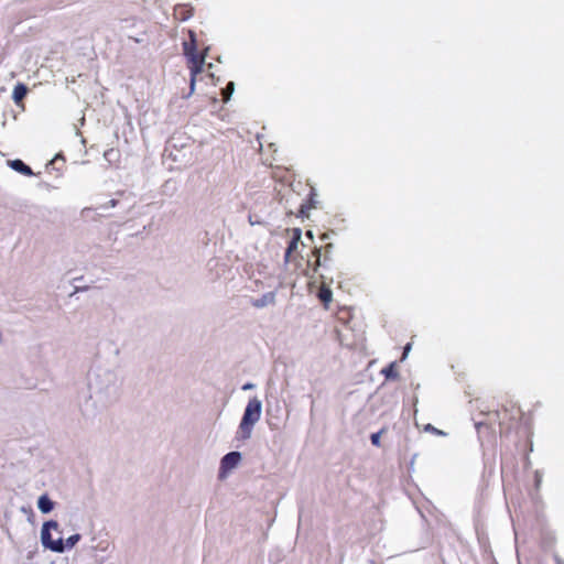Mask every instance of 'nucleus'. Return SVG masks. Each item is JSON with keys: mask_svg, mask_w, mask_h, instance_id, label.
<instances>
[{"mask_svg": "<svg viewBox=\"0 0 564 564\" xmlns=\"http://www.w3.org/2000/svg\"><path fill=\"white\" fill-rule=\"evenodd\" d=\"M88 387L90 399L101 406H108L119 398V377L105 368H98L89 373Z\"/></svg>", "mask_w": 564, "mask_h": 564, "instance_id": "nucleus-1", "label": "nucleus"}, {"mask_svg": "<svg viewBox=\"0 0 564 564\" xmlns=\"http://www.w3.org/2000/svg\"><path fill=\"white\" fill-rule=\"evenodd\" d=\"M262 414V402L257 398H250L243 411L240 424L236 432V438L239 441L249 440L252 435L254 425L260 421Z\"/></svg>", "mask_w": 564, "mask_h": 564, "instance_id": "nucleus-2", "label": "nucleus"}, {"mask_svg": "<svg viewBox=\"0 0 564 564\" xmlns=\"http://www.w3.org/2000/svg\"><path fill=\"white\" fill-rule=\"evenodd\" d=\"M196 50V44H192L191 42L183 43V51L185 56L188 58L191 69V95L195 90L196 83L203 79L202 73L204 72L206 58V52L199 56L197 55Z\"/></svg>", "mask_w": 564, "mask_h": 564, "instance_id": "nucleus-3", "label": "nucleus"}, {"mask_svg": "<svg viewBox=\"0 0 564 564\" xmlns=\"http://www.w3.org/2000/svg\"><path fill=\"white\" fill-rule=\"evenodd\" d=\"M57 530L58 523L54 520L47 521L43 524L41 530V542L45 549H48L53 552L63 553V539L58 538L56 540L52 539L51 530Z\"/></svg>", "mask_w": 564, "mask_h": 564, "instance_id": "nucleus-4", "label": "nucleus"}, {"mask_svg": "<svg viewBox=\"0 0 564 564\" xmlns=\"http://www.w3.org/2000/svg\"><path fill=\"white\" fill-rule=\"evenodd\" d=\"M241 460L239 452H230L226 454L220 460L219 478H225L228 473L235 469Z\"/></svg>", "mask_w": 564, "mask_h": 564, "instance_id": "nucleus-5", "label": "nucleus"}, {"mask_svg": "<svg viewBox=\"0 0 564 564\" xmlns=\"http://www.w3.org/2000/svg\"><path fill=\"white\" fill-rule=\"evenodd\" d=\"M275 304V292H268L260 297L252 299L251 305L256 308H264Z\"/></svg>", "mask_w": 564, "mask_h": 564, "instance_id": "nucleus-6", "label": "nucleus"}, {"mask_svg": "<svg viewBox=\"0 0 564 564\" xmlns=\"http://www.w3.org/2000/svg\"><path fill=\"white\" fill-rule=\"evenodd\" d=\"M301 229L295 228L292 230V239L288 246V249L285 251V261H289L291 254L297 250L299 245L301 243Z\"/></svg>", "mask_w": 564, "mask_h": 564, "instance_id": "nucleus-7", "label": "nucleus"}, {"mask_svg": "<svg viewBox=\"0 0 564 564\" xmlns=\"http://www.w3.org/2000/svg\"><path fill=\"white\" fill-rule=\"evenodd\" d=\"M28 91H29V89L24 84H22V83L17 84L13 89V93H12L13 102L17 106L22 105V101H23L24 97L26 96Z\"/></svg>", "mask_w": 564, "mask_h": 564, "instance_id": "nucleus-8", "label": "nucleus"}, {"mask_svg": "<svg viewBox=\"0 0 564 564\" xmlns=\"http://www.w3.org/2000/svg\"><path fill=\"white\" fill-rule=\"evenodd\" d=\"M8 165H9L12 170H14V171H17V172H19V173H21V174H23V175H25V176H31V175H33V171L31 170V167H30V166H28L26 164H24V163H23L21 160H19V159H17V160H9V161H8Z\"/></svg>", "mask_w": 564, "mask_h": 564, "instance_id": "nucleus-9", "label": "nucleus"}, {"mask_svg": "<svg viewBox=\"0 0 564 564\" xmlns=\"http://www.w3.org/2000/svg\"><path fill=\"white\" fill-rule=\"evenodd\" d=\"M192 15H193V10H192V8H189L187 6L180 4V6L175 7V9H174V17L177 20L186 21Z\"/></svg>", "mask_w": 564, "mask_h": 564, "instance_id": "nucleus-10", "label": "nucleus"}, {"mask_svg": "<svg viewBox=\"0 0 564 564\" xmlns=\"http://www.w3.org/2000/svg\"><path fill=\"white\" fill-rule=\"evenodd\" d=\"M37 508L42 513H48L54 508V502L46 495H42L37 500Z\"/></svg>", "mask_w": 564, "mask_h": 564, "instance_id": "nucleus-11", "label": "nucleus"}, {"mask_svg": "<svg viewBox=\"0 0 564 564\" xmlns=\"http://www.w3.org/2000/svg\"><path fill=\"white\" fill-rule=\"evenodd\" d=\"M80 540V534L70 535L65 542L63 541L64 551L73 549Z\"/></svg>", "mask_w": 564, "mask_h": 564, "instance_id": "nucleus-12", "label": "nucleus"}, {"mask_svg": "<svg viewBox=\"0 0 564 564\" xmlns=\"http://www.w3.org/2000/svg\"><path fill=\"white\" fill-rule=\"evenodd\" d=\"M234 90H235V84H234V82H229L227 84L226 88L223 89V98H224L225 102H227L230 99Z\"/></svg>", "mask_w": 564, "mask_h": 564, "instance_id": "nucleus-13", "label": "nucleus"}, {"mask_svg": "<svg viewBox=\"0 0 564 564\" xmlns=\"http://www.w3.org/2000/svg\"><path fill=\"white\" fill-rule=\"evenodd\" d=\"M319 299L324 303L329 302L332 300V291L329 289L322 288L321 291H319Z\"/></svg>", "mask_w": 564, "mask_h": 564, "instance_id": "nucleus-14", "label": "nucleus"}, {"mask_svg": "<svg viewBox=\"0 0 564 564\" xmlns=\"http://www.w3.org/2000/svg\"><path fill=\"white\" fill-rule=\"evenodd\" d=\"M314 254L316 256V260H315L314 265H313V271L317 272V269L321 265V260H319L321 250L318 248H315L314 249Z\"/></svg>", "mask_w": 564, "mask_h": 564, "instance_id": "nucleus-15", "label": "nucleus"}, {"mask_svg": "<svg viewBox=\"0 0 564 564\" xmlns=\"http://www.w3.org/2000/svg\"><path fill=\"white\" fill-rule=\"evenodd\" d=\"M382 432L383 431L371 434L370 440H371L372 445L380 446V437H381Z\"/></svg>", "mask_w": 564, "mask_h": 564, "instance_id": "nucleus-16", "label": "nucleus"}, {"mask_svg": "<svg viewBox=\"0 0 564 564\" xmlns=\"http://www.w3.org/2000/svg\"><path fill=\"white\" fill-rule=\"evenodd\" d=\"M424 431L434 433L436 435H445V433L443 431L434 427L432 424L425 425Z\"/></svg>", "mask_w": 564, "mask_h": 564, "instance_id": "nucleus-17", "label": "nucleus"}, {"mask_svg": "<svg viewBox=\"0 0 564 564\" xmlns=\"http://www.w3.org/2000/svg\"><path fill=\"white\" fill-rule=\"evenodd\" d=\"M387 378H391L394 376V372H393V365H391L389 368L384 369L382 371Z\"/></svg>", "mask_w": 564, "mask_h": 564, "instance_id": "nucleus-18", "label": "nucleus"}, {"mask_svg": "<svg viewBox=\"0 0 564 564\" xmlns=\"http://www.w3.org/2000/svg\"><path fill=\"white\" fill-rule=\"evenodd\" d=\"M411 347H412L411 343H409V344H406V345H405V347H404V349H403V356H402V359H405V358H406L408 354H409V352H410V350H411Z\"/></svg>", "mask_w": 564, "mask_h": 564, "instance_id": "nucleus-19", "label": "nucleus"}, {"mask_svg": "<svg viewBox=\"0 0 564 564\" xmlns=\"http://www.w3.org/2000/svg\"><path fill=\"white\" fill-rule=\"evenodd\" d=\"M188 35H189V42L192 44H196V34L194 31H188Z\"/></svg>", "mask_w": 564, "mask_h": 564, "instance_id": "nucleus-20", "label": "nucleus"}, {"mask_svg": "<svg viewBox=\"0 0 564 564\" xmlns=\"http://www.w3.org/2000/svg\"><path fill=\"white\" fill-rule=\"evenodd\" d=\"M253 384L252 383H246L243 387H242V390H250V389H253Z\"/></svg>", "mask_w": 564, "mask_h": 564, "instance_id": "nucleus-21", "label": "nucleus"}, {"mask_svg": "<svg viewBox=\"0 0 564 564\" xmlns=\"http://www.w3.org/2000/svg\"><path fill=\"white\" fill-rule=\"evenodd\" d=\"M312 207H315V202H314L313 197L311 198V204H310V208H312Z\"/></svg>", "mask_w": 564, "mask_h": 564, "instance_id": "nucleus-22", "label": "nucleus"}, {"mask_svg": "<svg viewBox=\"0 0 564 564\" xmlns=\"http://www.w3.org/2000/svg\"><path fill=\"white\" fill-rule=\"evenodd\" d=\"M306 236H307L310 239H313V234H312V231H307V232H306Z\"/></svg>", "mask_w": 564, "mask_h": 564, "instance_id": "nucleus-23", "label": "nucleus"}, {"mask_svg": "<svg viewBox=\"0 0 564 564\" xmlns=\"http://www.w3.org/2000/svg\"><path fill=\"white\" fill-rule=\"evenodd\" d=\"M322 239H323V240L328 239V235H327V234H324V235L322 236Z\"/></svg>", "mask_w": 564, "mask_h": 564, "instance_id": "nucleus-24", "label": "nucleus"}, {"mask_svg": "<svg viewBox=\"0 0 564 564\" xmlns=\"http://www.w3.org/2000/svg\"><path fill=\"white\" fill-rule=\"evenodd\" d=\"M332 247H333V245H332V243H328V245L326 246V248H327V249H330Z\"/></svg>", "mask_w": 564, "mask_h": 564, "instance_id": "nucleus-25", "label": "nucleus"}, {"mask_svg": "<svg viewBox=\"0 0 564 564\" xmlns=\"http://www.w3.org/2000/svg\"><path fill=\"white\" fill-rule=\"evenodd\" d=\"M111 206H115L116 205V202L115 200H111L110 202Z\"/></svg>", "mask_w": 564, "mask_h": 564, "instance_id": "nucleus-26", "label": "nucleus"}]
</instances>
